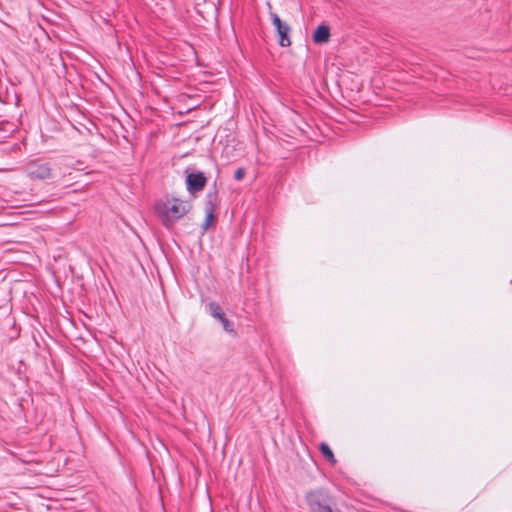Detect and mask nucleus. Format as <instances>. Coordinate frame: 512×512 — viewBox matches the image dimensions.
Listing matches in <instances>:
<instances>
[{"label":"nucleus","mask_w":512,"mask_h":512,"mask_svg":"<svg viewBox=\"0 0 512 512\" xmlns=\"http://www.w3.org/2000/svg\"><path fill=\"white\" fill-rule=\"evenodd\" d=\"M25 175L32 181H45L57 176L55 163L45 158L29 160L23 167Z\"/></svg>","instance_id":"1"},{"label":"nucleus","mask_w":512,"mask_h":512,"mask_svg":"<svg viewBox=\"0 0 512 512\" xmlns=\"http://www.w3.org/2000/svg\"><path fill=\"white\" fill-rule=\"evenodd\" d=\"M191 205L177 198H172L165 204V210L161 213L163 225L170 228L174 223L187 214Z\"/></svg>","instance_id":"2"},{"label":"nucleus","mask_w":512,"mask_h":512,"mask_svg":"<svg viewBox=\"0 0 512 512\" xmlns=\"http://www.w3.org/2000/svg\"><path fill=\"white\" fill-rule=\"evenodd\" d=\"M306 503L310 512H340L331 508V498L324 489L309 491L305 496Z\"/></svg>","instance_id":"3"},{"label":"nucleus","mask_w":512,"mask_h":512,"mask_svg":"<svg viewBox=\"0 0 512 512\" xmlns=\"http://www.w3.org/2000/svg\"><path fill=\"white\" fill-rule=\"evenodd\" d=\"M269 15H270L272 24L274 25L276 32H277V35L279 38V40H278L279 45L282 47L290 46L291 45V40L289 37L290 31H291L290 26L286 22H283L280 19V17L278 16V14H276L274 12H270Z\"/></svg>","instance_id":"4"},{"label":"nucleus","mask_w":512,"mask_h":512,"mask_svg":"<svg viewBox=\"0 0 512 512\" xmlns=\"http://www.w3.org/2000/svg\"><path fill=\"white\" fill-rule=\"evenodd\" d=\"M185 183L187 191L194 194L204 189L207 178L203 172H191L187 173Z\"/></svg>","instance_id":"5"},{"label":"nucleus","mask_w":512,"mask_h":512,"mask_svg":"<svg viewBox=\"0 0 512 512\" xmlns=\"http://www.w3.org/2000/svg\"><path fill=\"white\" fill-rule=\"evenodd\" d=\"M209 312L211 316L217 320H219L222 323L223 329L228 333H234L233 325L229 321V319L226 317L223 309L221 306L213 301L210 302L208 305Z\"/></svg>","instance_id":"6"},{"label":"nucleus","mask_w":512,"mask_h":512,"mask_svg":"<svg viewBox=\"0 0 512 512\" xmlns=\"http://www.w3.org/2000/svg\"><path fill=\"white\" fill-rule=\"evenodd\" d=\"M330 35L329 26L326 24H320L313 32L312 40L316 44H324L329 41Z\"/></svg>","instance_id":"7"},{"label":"nucleus","mask_w":512,"mask_h":512,"mask_svg":"<svg viewBox=\"0 0 512 512\" xmlns=\"http://www.w3.org/2000/svg\"><path fill=\"white\" fill-rule=\"evenodd\" d=\"M218 206V194L217 191H210L205 197V212L215 213Z\"/></svg>","instance_id":"8"},{"label":"nucleus","mask_w":512,"mask_h":512,"mask_svg":"<svg viewBox=\"0 0 512 512\" xmlns=\"http://www.w3.org/2000/svg\"><path fill=\"white\" fill-rule=\"evenodd\" d=\"M319 450L321 451L322 455L325 457V459L331 463V464H335L337 461H336V458L331 450V448L329 447L328 444L326 443H321L320 446H319Z\"/></svg>","instance_id":"9"},{"label":"nucleus","mask_w":512,"mask_h":512,"mask_svg":"<svg viewBox=\"0 0 512 512\" xmlns=\"http://www.w3.org/2000/svg\"><path fill=\"white\" fill-rule=\"evenodd\" d=\"M206 213V217H205V220L202 224V229L203 231H206L208 230V228L211 226L212 222L214 221L215 219V213L213 212H205Z\"/></svg>","instance_id":"10"},{"label":"nucleus","mask_w":512,"mask_h":512,"mask_svg":"<svg viewBox=\"0 0 512 512\" xmlns=\"http://www.w3.org/2000/svg\"><path fill=\"white\" fill-rule=\"evenodd\" d=\"M245 175V170L243 168H238L234 173L235 180H242Z\"/></svg>","instance_id":"11"}]
</instances>
